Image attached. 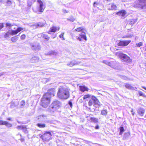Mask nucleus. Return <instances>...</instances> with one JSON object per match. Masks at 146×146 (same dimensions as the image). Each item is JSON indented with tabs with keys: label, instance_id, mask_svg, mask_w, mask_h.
Segmentation results:
<instances>
[{
	"label": "nucleus",
	"instance_id": "obj_1",
	"mask_svg": "<svg viewBox=\"0 0 146 146\" xmlns=\"http://www.w3.org/2000/svg\"><path fill=\"white\" fill-rule=\"evenodd\" d=\"M52 96H54V92L46 93L43 96L41 99L40 105L44 108H46L50 103V99Z\"/></svg>",
	"mask_w": 146,
	"mask_h": 146
},
{
	"label": "nucleus",
	"instance_id": "obj_2",
	"mask_svg": "<svg viewBox=\"0 0 146 146\" xmlns=\"http://www.w3.org/2000/svg\"><path fill=\"white\" fill-rule=\"evenodd\" d=\"M69 92L68 89L64 87H60L58 89L57 96L59 98L64 100L66 99L69 97Z\"/></svg>",
	"mask_w": 146,
	"mask_h": 146
},
{
	"label": "nucleus",
	"instance_id": "obj_3",
	"mask_svg": "<svg viewBox=\"0 0 146 146\" xmlns=\"http://www.w3.org/2000/svg\"><path fill=\"white\" fill-rule=\"evenodd\" d=\"M61 106V102L57 100L54 101L49 107V110L51 112H53L59 109Z\"/></svg>",
	"mask_w": 146,
	"mask_h": 146
},
{
	"label": "nucleus",
	"instance_id": "obj_4",
	"mask_svg": "<svg viewBox=\"0 0 146 146\" xmlns=\"http://www.w3.org/2000/svg\"><path fill=\"white\" fill-rule=\"evenodd\" d=\"M23 30V28L19 27L16 30H9L4 35V37L5 38H7L9 37L10 35L13 36L16 35L18 33Z\"/></svg>",
	"mask_w": 146,
	"mask_h": 146
},
{
	"label": "nucleus",
	"instance_id": "obj_5",
	"mask_svg": "<svg viewBox=\"0 0 146 146\" xmlns=\"http://www.w3.org/2000/svg\"><path fill=\"white\" fill-rule=\"evenodd\" d=\"M116 55L126 62L130 63L131 62V60L130 58L125 54H123L120 52H116Z\"/></svg>",
	"mask_w": 146,
	"mask_h": 146
},
{
	"label": "nucleus",
	"instance_id": "obj_6",
	"mask_svg": "<svg viewBox=\"0 0 146 146\" xmlns=\"http://www.w3.org/2000/svg\"><path fill=\"white\" fill-rule=\"evenodd\" d=\"M134 6L136 7L146 9V0H139L138 3H135Z\"/></svg>",
	"mask_w": 146,
	"mask_h": 146
},
{
	"label": "nucleus",
	"instance_id": "obj_7",
	"mask_svg": "<svg viewBox=\"0 0 146 146\" xmlns=\"http://www.w3.org/2000/svg\"><path fill=\"white\" fill-rule=\"evenodd\" d=\"M37 2L39 4V6L38 7V10L37 11L33 9L34 11L36 13L37 12V11H38L41 13L43 12L45 8V5L43 4L42 2L40 0H38Z\"/></svg>",
	"mask_w": 146,
	"mask_h": 146
},
{
	"label": "nucleus",
	"instance_id": "obj_8",
	"mask_svg": "<svg viewBox=\"0 0 146 146\" xmlns=\"http://www.w3.org/2000/svg\"><path fill=\"white\" fill-rule=\"evenodd\" d=\"M51 136V133L50 132H48L41 135L40 137L44 141H48L50 140Z\"/></svg>",
	"mask_w": 146,
	"mask_h": 146
},
{
	"label": "nucleus",
	"instance_id": "obj_9",
	"mask_svg": "<svg viewBox=\"0 0 146 146\" xmlns=\"http://www.w3.org/2000/svg\"><path fill=\"white\" fill-rule=\"evenodd\" d=\"M85 33H80L79 34V35L76 36V39L79 41H81L82 39L86 40H87V38Z\"/></svg>",
	"mask_w": 146,
	"mask_h": 146
},
{
	"label": "nucleus",
	"instance_id": "obj_10",
	"mask_svg": "<svg viewBox=\"0 0 146 146\" xmlns=\"http://www.w3.org/2000/svg\"><path fill=\"white\" fill-rule=\"evenodd\" d=\"M81 62V61H79L78 60H73L71 62L68 63L67 64V65L70 67H72L75 65H78Z\"/></svg>",
	"mask_w": 146,
	"mask_h": 146
},
{
	"label": "nucleus",
	"instance_id": "obj_11",
	"mask_svg": "<svg viewBox=\"0 0 146 146\" xmlns=\"http://www.w3.org/2000/svg\"><path fill=\"white\" fill-rule=\"evenodd\" d=\"M131 42L130 40H120L118 45L119 46L127 45Z\"/></svg>",
	"mask_w": 146,
	"mask_h": 146
},
{
	"label": "nucleus",
	"instance_id": "obj_12",
	"mask_svg": "<svg viewBox=\"0 0 146 146\" xmlns=\"http://www.w3.org/2000/svg\"><path fill=\"white\" fill-rule=\"evenodd\" d=\"M5 125L7 127H11L12 126L11 124L8 123L7 121L0 120V125Z\"/></svg>",
	"mask_w": 146,
	"mask_h": 146
},
{
	"label": "nucleus",
	"instance_id": "obj_13",
	"mask_svg": "<svg viewBox=\"0 0 146 146\" xmlns=\"http://www.w3.org/2000/svg\"><path fill=\"white\" fill-rule=\"evenodd\" d=\"M107 7L108 8V9L109 10H115L117 9L116 6L113 3L108 4L107 5Z\"/></svg>",
	"mask_w": 146,
	"mask_h": 146
},
{
	"label": "nucleus",
	"instance_id": "obj_14",
	"mask_svg": "<svg viewBox=\"0 0 146 146\" xmlns=\"http://www.w3.org/2000/svg\"><path fill=\"white\" fill-rule=\"evenodd\" d=\"M103 62L106 64L108 65L113 68H115V63L114 62H109L108 61L104 60L103 61Z\"/></svg>",
	"mask_w": 146,
	"mask_h": 146
},
{
	"label": "nucleus",
	"instance_id": "obj_15",
	"mask_svg": "<svg viewBox=\"0 0 146 146\" xmlns=\"http://www.w3.org/2000/svg\"><path fill=\"white\" fill-rule=\"evenodd\" d=\"M92 99L93 100L94 102V105L96 106H100V103L98 99L95 96H92Z\"/></svg>",
	"mask_w": 146,
	"mask_h": 146
},
{
	"label": "nucleus",
	"instance_id": "obj_16",
	"mask_svg": "<svg viewBox=\"0 0 146 146\" xmlns=\"http://www.w3.org/2000/svg\"><path fill=\"white\" fill-rule=\"evenodd\" d=\"M115 14L119 16H121L122 17H124L125 16L126 13L125 10H122L116 13Z\"/></svg>",
	"mask_w": 146,
	"mask_h": 146
},
{
	"label": "nucleus",
	"instance_id": "obj_17",
	"mask_svg": "<svg viewBox=\"0 0 146 146\" xmlns=\"http://www.w3.org/2000/svg\"><path fill=\"white\" fill-rule=\"evenodd\" d=\"M60 28L59 27H53L50 29V31L48 32L49 34H50V32H55L56 31H59Z\"/></svg>",
	"mask_w": 146,
	"mask_h": 146
},
{
	"label": "nucleus",
	"instance_id": "obj_18",
	"mask_svg": "<svg viewBox=\"0 0 146 146\" xmlns=\"http://www.w3.org/2000/svg\"><path fill=\"white\" fill-rule=\"evenodd\" d=\"M17 129H22L23 131L25 133L27 132V129L25 125L18 126L17 127Z\"/></svg>",
	"mask_w": 146,
	"mask_h": 146
},
{
	"label": "nucleus",
	"instance_id": "obj_19",
	"mask_svg": "<svg viewBox=\"0 0 146 146\" xmlns=\"http://www.w3.org/2000/svg\"><path fill=\"white\" fill-rule=\"evenodd\" d=\"M74 31L76 32H81V33H86L85 32H86V31L84 30L83 27H80L75 29L74 30Z\"/></svg>",
	"mask_w": 146,
	"mask_h": 146
},
{
	"label": "nucleus",
	"instance_id": "obj_20",
	"mask_svg": "<svg viewBox=\"0 0 146 146\" xmlns=\"http://www.w3.org/2000/svg\"><path fill=\"white\" fill-rule=\"evenodd\" d=\"M44 25L43 23H39L37 24L32 25L31 26L33 27V29H35L38 27H42Z\"/></svg>",
	"mask_w": 146,
	"mask_h": 146
},
{
	"label": "nucleus",
	"instance_id": "obj_21",
	"mask_svg": "<svg viewBox=\"0 0 146 146\" xmlns=\"http://www.w3.org/2000/svg\"><path fill=\"white\" fill-rule=\"evenodd\" d=\"M80 90L83 92L86 91H88L89 90V89L84 86H80Z\"/></svg>",
	"mask_w": 146,
	"mask_h": 146
},
{
	"label": "nucleus",
	"instance_id": "obj_22",
	"mask_svg": "<svg viewBox=\"0 0 146 146\" xmlns=\"http://www.w3.org/2000/svg\"><path fill=\"white\" fill-rule=\"evenodd\" d=\"M58 54L57 52L55 51H49L48 53L47 54V55H53L56 56Z\"/></svg>",
	"mask_w": 146,
	"mask_h": 146
},
{
	"label": "nucleus",
	"instance_id": "obj_23",
	"mask_svg": "<svg viewBox=\"0 0 146 146\" xmlns=\"http://www.w3.org/2000/svg\"><path fill=\"white\" fill-rule=\"evenodd\" d=\"M137 112L139 114L142 116L144 113L145 111L143 109L140 108L138 110Z\"/></svg>",
	"mask_w": 146,
	"mask_h": 146
},
{
	"label": "nucleus",
	"instance_id": "obj_24",
	"mask_svg": "<svg viewBox=\"0 0 146 146\" xmlns=\"http://www.w3.org/2000/svg\"><path fill=\"white\" fill-rule=\"evenodd\" d=\"M39 58L36 56L33 57L31 59V61L32 62H36L39 60Z\"/></svg>",
	"mask_w": 146,
	"mask_h": 146
},
{
	"label": "nucleus",
	"instance_id": "obj_25",
	"mask_svg": "<svg viewBox=\"0 0 146 146\" xmlns=\"http://www.w3.org/2000/svg\"><path fill=\"white\" fill-rule=\"evenodd\" d=\"M98 119L94 117H91L90 118L91 121L95 123H98Z\"/></svg>",
	"mask_w": 146,
	"mask_h": 146
},
{
	"label": "nucleus",
	"instance_id": "obj_26",
	"mask_svg": "<svg viewBox=\"0 0 146 146\" xmlns=\"http://www.w3.org/2000/svg\"><path fill=\"white\" fill-rule=\"evenodd\" d=\"M32 48L33 49H35L36 50H39L40 48V47L38 45H32Z\"/></svg>",
	"mask_w": 146,
	"mask_h": 146
},
{
	"label": "nucleus",
	"instance_id": "obj_27",
	"mask_svg": "<svg viewBox=\"0 0 146 146\" xmlns=\"http://www.w3.org/2000/svg\"><path fill=\"white\" fill-rule=\"evenodd\" d=\"M42 37L44 38L47 40H49L50 39V37L48 36L47 35L44 33H42Z\"/></svg>",
	"mask_w": 146,
	"mask_h": 146
},
{
	"label": "nucleus",
	"instance_id": "obj_28",
	"mask_svg": "<svg viewBox=\"0 0 146 146\" xmlns=\"http://www.w3.org/2000/svg\"><path fill=\"white\" fill-rule=\"evenodd\" d=\"M120 132L119 133V135H121L123 132L124 131V130L123 127H120L119 128Z\"/></svg>",
	"mask_w": 146,
	"mask_h": 146
},
{
	"label": "nucleus",
	"instance_id": "obj_29",
	"mask_svg": "<svg viewBox=\"0 0 146 146\" xmlns=\"http://www.w3.org/2000/svg\"><path fill=\"white\" fill-rule=\"evenodd\" d=\"M11 40L13 42H16L18 39V38L16 37H13L11 38Z\"/></svg>",
	"mask_w": 146,
	"mask_h": 146
},
{
	"label": "nucleus",
	"instance_id": "obj_30",
	"mask_svg": "<svg viewBox=\"0 0 146 146\" xmlns=\"http://www.w3.org/2000/svg\"><path fill=\"white\" fill-rule=\"evenodd\" d=\"M125 86L126 88L132 90L133 88L130 85L128 84H126L125 85Z\"/></svg>",
	"mask_w": 146,
	"mask_h": 146
},
{
	"label": "nucleus",
	"instance_id": "obj_31",
	"mask_svg": "<svg viewBox=\"0 0 146 146\" xmlns=\"http://www.w3.org/2000/svg\"><path fill=\"white\" fill-rule=\"evenodd\" d=\"M37 125L39 127L41 128H43L45 127V125L44 124L38 123Z\"/></svg>",
	"mask_w": 146,
	"mask_h": 146
},
{
	"label": "nucleus",
	"instance_id": "obj_32",
	"mask_svg": "<svg viewBox=\"0 0 146 146\" xmlns=\"http://www.w3.org/2000/svg\"><path fill=\"white\" fill-rule=\"evenodd\" d=\"M99 5V4L97 2H95L94 3V6L95 8H96V7L98 8V6Z\"/></svg>",
	"mask_w": 146,
	"mask_h": 146
},
{
	"label": "nucleus",
	"instance_id": "obj_33",
	"mask_svg": "<svg viewBox=\"0 0 146 146\" xmlns=\"http://www.w3.org/2000/svg\"><path fill=\"white\" fill-rule=\"evenodd\" d=\"M90 95L89 94L85 95L84 96L83 99L85 100L87 98H89L90 97Z\"/></svg>",
	"mask_w": 146,
	"mask_h": 146
},
{
	"label": "nucleus",
	"instance_id": "obj_34",
	"mask_svg": "<svg viewBox=\"0 0 146 146\" xmlns=\"http://www.w3.org/2000/svg\"><path fill=\"white\" fill-rule=\"evenodd\" d=\"M107 110H104L101 111V114L103 115H105L107 114Z\"/></svg>",
	"mask_w": 146,
	"mask_h": 146
},
{
	"label": "nucleus",
	"instance_id": "obj_35",
	"mask_svg": "<svg viewBox=\"0 0 146 146\" xmlns=\"http://www.w3.org/2000/svg\"><path fill=\"white\" fill-rule=\"evenodd\" d=\"M133 35H128L126 36H123L122 37V38H126L129 37H131Z\"/></svg>",
	"mask_w": 146,
	"mask_h": 146
},
{
	"label": "nucleus",
	"instance_id": "obj_36",
	"mask_svg": "<svg viewBox=\"0 0 146 146\" xmlns=\"http://www.w3.org/2000/svg\"><path fill=\"white\" fill-rule=\"evenodd\" d=\"M64 34V33H62L61 35H59V37L62 39V40H64L65 38L63 37V35Z\"/></svg>",
	"mask_w": 146,
	"mask_h": 146
},
{
	"label": "nucleus",
	"instance_id": "obj_37",
	"mask_svg": "<svg viewBox=\"0 0 146 146\" xmlns=\"http://www.w3.org/2000/svg\"><path fill=\"white\" fill-rule=\"evenodd\" d=\"M93 100H92H92H89V101L88 102V105L89 106H92L93 104Z\"/></svg>",
	"mask_w": 146,
	"mask_h": 146
},
{
	"label": "nucleus",
	"instance_id": "obj_38",
	"mask_svg": "<svg viewBox=\"0 0 146 146\" xmlns=\"http://www.w3.org/2000/svg\"><path fill=\"white\" fill-rule=\"evenodd\" d=\"M139 95L140 96H142L144 97H146V96L141 91L139 92Z\"/></svg>",
	"mask_w": 146,
	"mask_h": 146
},
{
	"label": "nucleus",
	"instance_id": "obj_39",
	"mask_svg": "<svg viewBox=\"0 0 146 146\" xmlns=\"http://www.w3.org/2000/svg\"><path fill=\"white\" fill-rule=\"evenodd\" d=\"M25 103V102L24 101H22L21 102L20 104L21 107H23L24 106Z\"/></svg>",
	"mask_w": 146,
	"mask_h": 146
},
{
	"label": "nucleus",
	"instance_id": "obj_40",
	"mask_svg": "<svg viewBox=\"0 0 146 146\" xmlns=\"http://www.w3.org/2000/svg\"><path fill=\"white\" fill-rule=\"evenodd\" d=\"M142 45V43L141 42H139L136 44V45L138 47H140Z\"/></svg>",
	"mask_w": 146,
	"mask_h": 146
},
{
	"label": "nucleus",
	"instance_id": "obj_41",
	"mask_svg": "<svg viewBox=\"0 0 146 146\" xmlns=\"http://www.w3.org/2000/svg\"><path fill=\"white\" fill-rule=\"evenodd\" d=\"M121 78L125 80H127L128 79V78L125 76H121Z\"/></svg>",
	"mask_w": 146,
	"mask_h": 146
},
{
	"label": "nucleus",
	"instance_id": "obj_42",
	"mask_svg": "<svg viewBox=\"0 0 146 146\" xmlns=\"http://www.w3.org/2000/svg\"><path fill=\"white\" fill-rule=\"evenodd\" d=\"M121 78L125 80H127L128 79V78L125 76H121Z\"/></svg>",
	"mask_w": 146,
	"mask_h": 146
},
{
	"label": "nucleus",
	"instance_id": "obj_43",
	"mask_svg": "<svg viewBox=\"0 0 146 146\" xmlns=\"http://www.w3.org/2000/svg\"><path fill=\"white\" fill-rule=\"evenodd\" d=\"M6 27H9V28L11 27L12 26L10 23H7L6 24Z\"/></svg>",
	"mask_w": 146,
	"mask_h": 146
},
{
	"label": "nucleus",
	"instance_id": "obj_44",
	"mask_svg": "<svg viewBox=\"0 0 146 146\" xmlns=\"http://www.w3.org/2000/svg\"><path fill=\"white\" fill-rule=\"evenodd\" d=\"M26 36L25 35H23L21 36V39L24 40L25 39Z\"/></svg>",
	"mask_w": 146,
	"mask_h": 146
},
{
	"label": "nucleus",
	"instance_id": "obj_45",
	"mask_svg": "<svg viewBox=\"0 0 146 146\" xmlns=\"http://www.w3.org/2000/svg\"><path fill=\"white\" fill-rule=\"evenodd\" d=\"M68 20H70V21L72 22H73L75 20V19L74 18L72 17L71 18H70V19H68Z\"/></svg>",
	"mask_w": 146,
	"mask_h": 146
},
{
	"label": "nucleus",
	"instance_id": "obj_46",
	"mask_svg": "<svg viewBox=\"0 0 146 146\" xmlns=\"http://www.w3.org/2000/svg\"><path fill=\"white\" fill-rule=\"evenodd\" d=\"M68 104L70 106V107H71V108H72V102L71 101H69L68 102Z\"/></svg>",
	"mask_w": 146,
	"mask_h": 146
},
{
	"label": "nucleus",
	"instance_id": "obj_47",
	"mask_svg": "<svg viewBox=\"0 0 146 146\" xmlns=\"http://www.w3.org/2000/svg\"><path fill=\"white\" fill-rule=\"evenodd\" d=\"M37 36L39 38L42 37V33L38 34Z\"/></svg>",
	"mask_w": 146,
	"mask_h": 146
},
{
	"label": "nucleus",
	"instance_id": "obj_48",
	"mask_svg": "<svg viewBox=\"0 0 146 146\" xmlns=\"http://www.w3.org/2000/svg\"><path fill=\"white\" fill-rule=\"evenodd\" d=\"M7 4L10 5L11 4V2L9 0H8L7 1Z\"/></svg>",
	"mask_w": 146,
	"mask_h": 146
},
{
	"label": "nucleus",
	"instance_id": "obj_49",
	"mask_svg": "<svg viewBox=\"0 0 146 146\" xmlns=\"http://www.w3.org/2000/svg\"><path fill=\"white\" fill-rule=\"evenodd\" d=\"M3 27V24H0V30Z\"/></svg>",
	"mask_w": 146,
	"mask_h": 146
},
{
	"label": "nucleus",
	"instance_id": "obj_50",
	"mask_svg": "<svg viewBox=\"0 0 146 146\" xmlns=\"http://www.w3.org/2000/svg\"><path fill=\"white\" fill-rule=\"evenodd\" d=\"M7 119L8 120H10V121H12V119L11 117L8 118Z\"/></svg>",
	"mask_w": 146,
	"mask_h": 146
},
{
	"label": "nucleus",
	"instance_id": "obj_51",
	"mask_svg": "<svg viewBox=\"0 0 146 146\" xmlns=\"http://www.w3.org/2000/svg\"><path fill=\"white\" fill-rule=\"evenodd\" d=\"M20 139V141L22 142H23L24 141V139L23 138H22Z\"/></svg>",
	"mask_w": 146,
	"mask_h": 146
},
{
	"label": "nucleus",
	"instance_id": "obj_52",
	"mask_svg": "<svg viewBox=\"0 0 146 146\" xmlns=\"http://www.w3.org/2000/svg\"><path fill=\"white\" fill-rule=\"evenodd\" d=\"M99 126L98 125H96L95 127V129H99Z\"/></svg>",
	"mask_w": 146,
	"mask_h": 146
},
{
	"label": "nucleus",
	"instance_id": "obj_53",
	"mask_svg": "<svg viewBox=\"0 0 146 146\" xmlns=\"http://www.w3.org/2000/svg\"><path fill=\"white\" fill-rule=\"evenodd\" d=\"M63 12L64 13H66L68 12L67 11H66V10H64V9H63Z\"/></svg>",
	"mask_w": 146,
	"mask_h": 146
},
{
	"label": "nucleus",
	"instance_id": "obj_54",
	"mask_svg": "<svg viewBox=\"0 0 146 146\" xmlns=\"http://www.w3.org/2000/svg\"><path fill=\"white\" fill-rule=\"evenodd\" d=\"M141 87L146 90V87L144 86H142Z\"/></svg>",
	"mask_w": 146,
	"mask_h": 146
},
{
	"label": "nucleus",
	"instance_id": "obj_55",
	"mask_svg": "<svg viewBox=\"0 0 146 146\" xmlns=\"http://www.w3.org/2000/svg\"><path fill=\"white\" fill-rule=\"evenodd\" d=\"M56 35H54V36H53V38H55L56 37Z\"/></svg>",
	"mask_w": 146,
	"mask_h": 146
},
{
	"label": "nucleus",
	"instance_id": "obj_56",
	"mask_svg": "<svg viewBox=\"0 0 146 146\" xmlns=\"http://www.w3.org/2000/svg\"><path fill=\"white\" fill-rule=\"evenodd\" d=\"M2 74H3L2 73H0V76H1V75H2Z\"/></svg>",
	"mask_w": 146,
	"mask_h": 146
},
{
	"label": "nucleus",
	"instance_id": "obj_57",
	"mask_svg": "<svg viewBox=\"0 0 146 146\" xmlns=\"http://www.w3.org/2000/svg\"><path fill=\"white\" fill-rule=\"evenodd\" d=\"M131 112L132 113L133 112V110H131Z\"/></svg>",
	"mask_w": 146,
	"mask_h": 146
},
{
	"label": "nucleus",
	"instance_id": "obj_58",
	"mask_svg": "<svg viewBox=\"0 0 146 146\" xmlns=\"http://www.w3.org/2000/svg\"><path fill=\"white\" fill-rule=\"evenodd\" d=\"M132 114L133 115H134V113H132Z\"/></svg>",
	"mask_w": 146,
	"mask_h": 146
},
{
	"label": "nucleus",
	"instance_id": "obj_59",
	"mask_svg": "<svg viewBox=\"0 0 146 146\" xmlns=\"http://www.w3.org/2000/svg\"><path fill=\"white\" fill-rule=\"evenodd\" d=\"M145 50L146 51V48H145Z\"/></svg>",
	"mask_w": 146,
	"mask_h": 146
}]
</instances>
